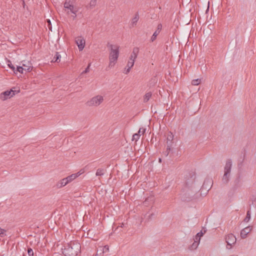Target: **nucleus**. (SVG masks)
Returning a JSON list of instances; mask_svg holds the SVG:
<instances>
[{
	"label": "nucleus",
	"instance_id": "f257e3e1",
	"mask_svg": "<svg viewBox=\"0 0 256 256\" xmlns=\"http://www.w3.org/2000/svg\"><path fill=\"white\" fill-rule=\"evenodd\" d=\"M200 184L196 180V174L194 172L190 171L184 174L182 188L192 190L190 196H192L193 193H196L200 190Z\"/></svg>",
	"mask_w": 256,
	"mask_h": 256
},
{
	"label": "nucleus",
	"instance_id": "f03ea898",
	"mask_svg": "<svg viewBox=\"0 0 256 256\" xmlns=\"http://www.w3.org/2000/svg\"><path fill=\"white\" fill-rule=\"evenodd\" d=\"M64 247L62 252L64 256H76L80 252L81 246L77 242H70Z\"/></svg>",
	"mask_w": 256,
	"mask_h": 256
},
{
	"label": "nucleus",
	"instance_id": "7ed1b4c3",
	"mask_svg": "<svg viewBox=\"0 0 256 256\" xmlns=\"http://www.w3.org/2000/svg\"><path fill=\"white\" fill-rule=\"evenodd\" d=\"M108 46L110 48V54L109 66H113L115 62L117 61L119 55V47L112 44H108Z\"/></svg>",
	"mask_w": 256,
	"mask_h": 256
},
{
	"label": "nucleus",
	"instance_id": "20e7f679",
	"mask_svg": "<svg viewBox=\"0 0 256 256\" xmlns=\"http://www.w3.org/2000/svg\"><path fill=\"white\" fill-rule=\"evenodd\" d=\"M232 166V161L231 159H228L224 168V174L222 178V182L227 184L230 182V172Z\"/></svg>",
	"mask_w": 256,
	"mask_h": 256
},
{
	"label": "nucleus",
	"instance_id": "39448f33",
	"mask_svg": "<svg viewBox=\"0 0 256 256\" xmlns=\"http://www.w3.org/2000/svg\"><path fill=\"white\" fill-rule=\"evenodd\" d=\"M192 190H188L186 188H182L180 191V198L182 201L184 202H190L196 198L195 196L196 193H193L192 196H190Z\"/></svg>",
	"mask_w": 256,
	"mask_h": 256
},
{
	"label": "nucleus",
	"instance_id": "423d86ee",
	"mask_svg": "<svg viewBox=\"0 0 256 256\" xmlns=\"http://www.w3.org/2000/svg\"><path fill=\"white\" fill-rule=\"evenodd\" d=\"M242 185V174L238 172L236 177L233 181L232 190L234 192L241 188Z\"/></svg>",
	"mask_w": 256,
	"mask_h": 256
},
{
	"label": "nucleus",
	"instance_id": "0eeeda50",
	"mask_svg": "<svg viewBox=\"0 0 256 256\" xmlns=\"http://www.w3.org/2000/svg\"><path fill=\"white\" fill-rule=\"evenodd\" d=\"M43 230L44 229L42 228V226L40 227L38 225L36 224V223L33 224V233L36 234V235L34 236L35 238L34 241L37 242L38 244L40 242V238L41 236L40 232H42Z\"/></svg>",
	"mask_w": 256,
	"mask_h": 256
},
{
	"label": "nucleus",
	"instance_id": "6e6552de",
	"mask_svg": "<svg viewBox=\"0 0 256 256\" xmlns=\"http://www.w3.org/2000/svg\"><path fill=\"white\" fill-rule=\"evenodd\" d=\"M64 6L66 9L70 10L73 14H76L78 11V8L74 6L70 0H66L64 4Z\"/></svg>",
	"mask_w": 256,
	"mask_h": 256
},
{
	"label": "nucleus",
	"instance_id": "1a4fd4ad",
	"mask_svg": "<svg viewBox=\"0 0 256 256\" xmlns=\"http://www.w3.org/2000/svg\"><path fill=\"white\" fill-rule=\"evenodd\" d=\"M16 94V90H14L12 89L10 90H6L0 94V99L3 101L6 100L14 96Z\"/></svg>",
	"mask_w": 256,
	"mask_h": 256
},
{
	"label": "nucleus",
	"instance_id": "9d476101",
	"mask_svg": "<svg viewBox=\"0 0 256 256\" xmlns=\"http://www.w3.org/2000/svg\"><path fill=\"white\" fill-rule=\"evenodd\" d=\"M103 97L102 96H98L92 98L88 102V105L90 106L99 105L103 101Z\"/></svg>",
	"mask_w": 256,
	"mask_h": 256
},
{
	"label": "nucleus",
	"instance_id": "9b49d317",
	"mask_svg": "<svg viewBox=\"0 0 256 256\" xmlns=\"http://www.w3.org/2000/svg\"><path fill=\"white\" fill-rule=\"evenodd\" d=\"M212 180L211 179L205 180L203 182L202 186H200V190H201L202 192L203 190H205L206 194L208 192L212 186Z\"/></svg>",
	"mask_w": 256,
	"mask_h": 256
},
{
	"label": "nucleus",
	"instance_id": "f8f14e48",
	"mask_svg": "<svg viewBox=\"0 0 256 256\" xmlns=\"http://www.w3.org/2000/svg\"><path fill=\"white\" fill-rule=\"evenodd\" d=\"M226 240L227 243V248L229 249L232 248V244H234L236 241V238L232 234H228L226 236Z\"/></svg>",
	"mask_w": 256,
	"mask_h": 256
},
{
	"label": "nucleus",
	"instance_id": "ddd939ff",
	"mask_svg": "<svg viewBox=\"0 0 256 256\" xmlns=\"http://www.w3.org/2000/svg\"><path fill=\"white\" fill-rule=\"evenodd\" d=\"M158 212H156V210L154 212L153 208H151L149 211L144 215V218L146 221L149 222L156 218Z\"/></svg>",
	"mask_w": 256,
	"mask_h": 256
},
{
	"label": "nucleus",
	"instance_id": "4468645a",
	"mask_svg": "<svg viewBox=\"0 0 256 256\" xmlns=\"http://www.w3.org/2000/svg\"><path fill=\"white\" fill-rule=\"evenodd\" d=\"M173 140L174 135L172 132H168L166 138V146L168 147V150H172L173 148Z\"/></svg>",
	"mask_w": 256,
	"mask_h": 256
},
{
	"label": "nucleus",
	"instance_id": "2eb2a0df",
	"mask_svg": "<svg viewBox=\"0 0 256 256\" xmlns=\"http://www.w3.org/2000/svg\"><path fill=\"white\" fill-rule=\"evenodd\" d=\"M252 226H248L243 228L240 232V237L242 238H246L248 234L252 230Z\"/></svg>",
	"mask_w": 256,
	"mask_h": 256
},
{
	"label": "nucleus",
	"instance_id": "dca6fc26",
	"mask_svg": "<svg viewBox=\"0 0 256 256\" xmlns=\"http://www.w3.org/2000/svg\"><path fill=\"white\" fill-rule=\"evenodd\" d=\"M76 42L78 45L79 50H82L85 46V40L81 36L78 37L76 40Z\"/></svg>",
	"mask_w": 256,
	"mask_h": 256
},
{
	"label": "nucleus",
	"instance_id": "f3484780",
	"mask_svg": "<svg viewBox=\"0 0 256 256\" xmlns=\"http://www.w3.org/2000/svg\"><path fill=\"white\" fill-rule=\"evenodd\" d=\"M162 28V24H159L157 26L156 30L153 34L152 36L151 37L150 40L151 42H154L158 36V35L160 34Z\"/></svg>",
	"mask_w": 256,
	"mask_h": 256
},
{
	"label": "nucleus",
	"instance_id": "a211bd4d",
	"mask_svg": "<svg viewBox=\"0 0 256 256\" xmlns=\"http://www.w3.org/2000/svg\"><path fill=\"white\" fill-rule=\"evenodd\" d=\"M61 58L62 56L60 53L58 52H56L55 54L54 55L52 59L51 60V62L59 63L60 62Z\"/></svg>",
	"mask_w": 256,
	"mask_h": 256
},
{
	"label": "nucleus",
	"instance_id": "6ab92c4d",
	"mask_svg": "<svg viewBox=\"0 0 256 256\" xmlns=\"http://www.w3.org/2000/svg\"><path fill=\"white\" fill-rule=\"evenodd\" d=\"M81 174H82V173H80V172H79L77 173L73 174L67 176L66 178V180H68V182L69 183V182H71L72 180H74L77 177L80 176Z\"/></svg>",
	"mask_w": 256,
	"mask_h": 256
},
{
	"label": "nucleus",
	"instance_id": "aec40b11",
	"mask_svg": "<svg viewBox=\"0 0 256 256\" xmlns=\"http://www.w3.org/2000/svg\"><path fill=\"white\" fill-rule=\"evenodd\" d=\"M245 156H243L242 160H240L238 164V172H240L242 174L243 171V163L244 160Z\"/></svg>",
	"mask_w": 256,
	"mask_h": 256
},
{
	"label": "nucleus",
	"instance_id": "412c9836",
	"mask_svg": "<svg viewBox=\"0 0 256 256\" xmlns=\"http://www.w3.org/2000/svg\"><path fill=\"white\" fill-rule=\"evenodd\" d=\"M139 19V15L138 12L136 13L132 19L130 25L134 27L136 25L137 22Z\"/></svg>",
	"mask_w": 256,
	"mask_h": 256
},
{
	"label": "nucleus",
	"instance_id": "4be33fe9",
	"mask_svg": "<svg viewBox=\"0 0 256 256\" xmlns=\"http://www.w3.org/2000/svg\"><path fill=\"white\" fill-rule=\"evenodd\" d=\"M68 184V180H66V178H64L62 179L60 182H59L57 184L56 186L58 188H61L62 186H65L66 184Z\"/></svg>",
	"mask_w": 256,
	"mask_h": 256
},
{
	"label": "nucleus",
	"instance_id": "5701e85b",
	"mask_svg": "<svg viewBox=\"0 0 256 256\" xmlns=\"http://www.w3.org/2000/svg\"><path fill=\"white\" fill-rule=\"evenodd\" d=\"M139 52V48L138 47H134L133 48L132 52L130 55V56H132V59L134 60V62H135L136 58H137L138 54Z\"/></svg>",
	"mask_w": 256,
	"mask_h": 256
},
{
	"label": "nucleus",
	"instance_id": "b1692460",
	"mask_svg": "<svg viewBox=\"0 0 256 256\" xmlns=\"http://www.w3.org/2000/svg\"><path fill=\"white\" fill-rule=\"evenodd\" d=\"M106 172V168H98L96 172V176H102Z\"/></svg>",
	"mask_w": 256,
	"mask_h": 256
},
{
	"label": "nucleus",
	"instance_id": "393cba45",
	"mask_svg": "<svg viewBox=\"0 0 256 256\" xmlns=\"http://www.w3.org/2000/svg\"><path fill=\"white\" fill-rule=\"evenodd\" d=\"M130 60H132L131 65L129 66V68L128 67L127 68H125V72H124V73L126 74H128L130 72L131 68L133 66L134 64V60L132 59V56H130Z\"/></svg>",
	"mask_w": 256,
	"mask_h": 256
},
{
	"label": "nucleus",
	"instance_id": "a878e982",
	"mask_svg": "<svg viewBox=\"0 0 256 256\" xmlns=\"http://www.w3.org/2000/svg\"><path fill=\"white\" fill-rule=\"evenodd\" d=\"M142 128H140L139 129V130L138 133L134 134H133L132 138V140H135L136 141H137L140 138V130H142Z\"/></svg>",
	"mask_w": 256,
	"mask_h": 256
},
{
	"label": "nucleus",
	"instance_id": "bb28decb",
	"mask_svg": "<svg viewBox=\"0 0 256 256\" xmlns=\"http://www.w3.org/2000/svg\"><path fill=\"white\" fill-rule=\"evenodd\" d=\"M28 68H24L23 66H17L16 68V74L18 72H19L20 73L22 74L24 73V70H28Z\"/></svg>",
	"mask_w": 256,
	"mask_h": 256
},
{
	"label": "nucleus",
	"instance_id": "cd10ccee",
	"mask_svg": "<svg viewBox=\"0 0 256 256\" xmlns=\"http://www.w3.org/2000/svg\"><path fill=\"white\" fill-rule=\"evenodd\" d=\"M250 210H249L246 212V214L245 218L244 220V222H248L250 219Z\"/></svg>",
	"mask_w": 256,
	"mask_h": 256
},
{
	"label": "nucleus",
	"instance_id": "c85d7f7f",
	"mask_svg": "<svg viewBox=\"0 0 256 256\" xmlns=\"http://www.w3.org/2000/svg\"><path fill=\"white\" fill-rule=\"evenodd\" d=\"M206 230L203 228L200 232L196 234V237H198V238H201L204 234L206 232Z\"/></svg>",
	"mask_w": 256,
	"mask_h": 256
},
{
	"label": "nucleus",
	"instance_id": "c756f323",
	"mask_svg": "<svg viewBox=\"0 0 256 256\" xmlns=\"http://www.w3.org/2000/svg\"><path fill=\"white\" fill-rule=\"evenodd\" d=\"M151 96H152L151 92H148V93L146 94L144 96V102H148Z\"/></svg>",
	"mask_w": 256,
	"mask_h": 256
},
{
	"label": "nucleus",
	"instance_id": "7c9ffc66",
	"mask_svg": "<svg viewBox=\"0 0 256 256\" xmlns=\"http://www.w3.org/2000/svg\"><path fill=\"white\" fill-rule=\"evenodd\" d=\"M198 244L199 243H198L197 241H194L192 244L190 246L189 248L191 250H195L198 248Z\"/></svg>",
	"mask_w": 256,
	"mask_h": 256
},
{
	"label": "nucleus",
	"instance_id": "2f4dec72",
	"mask_svg": "<svg viewBox=\"0 0 256 256\" xmlns=\"http://www.w3.org/2000/svg\"><path fill=\"white\" fill-rule=\"evenodd\" d=\"M201 82V79L197 78L193 80L192 81V84L193 86H198Z\"/></svg>",
	"mask_w": 256,
	"mask_h": 256
},
{
	"label": "nucleus",
	"instance_id": "473e14b6",
	"mask_svg": "<svg viewBox=\"0 0 256 256\" xmlns=\"http://www.w3.org/2000/svg\"><path fill=\"white\" fill-rule=\"evenodd\" d=\"M97 0H91L89 4V7L90 8H93L96 4Z\"/></svg>",
	"mask_w": 256,
	"mask_h": 256
},
{
	"label": "nucleus",
	"instance_id": "72a5a7b5",
	"mask_svg": "<svg viewBox=\"0 0 256 256\" xmlns=\"http://www.w3.org/2000/svg\"><path fill=\"white\" fill-rule=\"evenodd\" d=\"M6 231L4 229H2L0 228V236L3 237L6 236Z\"/></svg>",
	"mask_w": 256,
	"mask_h": 256
},
{
	"label": "nucleus",
	"instance_id": "f704fd0d",
	"mask_svg": "<svg viewBox=\"0 0 256 256\" xmlns=\"http://www.w3.org/2000/svg\"><path fill=\"white\" fill-rule=\"evenodd\" d=\"M23 68H28V70H24L25 72H30L32 70V67L30 66H26L25 64H23Z\"/></svg>",
	"mask_w": 256,
	"mask_h": 256
},
{
	"label": "nucleus",
	"instance_id": "c9c22d12",
	"mask_svg": "<svg viewBox=\"0 0 256 256\" xmlns=\"http://www.w3.org/2000/svg\"><path fill=\"white\" fill-rule=\"evenodd\" d=\"M8 67L11 68L14 72H16V68L11 63L8 64Z\"/></svg>",
	"mask_w": 256,
	"mask_h": 256
},
{
	"label": "nucleus",
	"instance_id": "e433bc0d",
	"mask_svg": "<svg viewBox=\"0 0 256 256\" xmlns=\"http://www.w3.org/2000/svg\"><path fill=\"white\" fill-rule=\"evenodd\" d=\"M46 22H48V27L49 28V29L52 30V24H51V22H50V20L49 19H47L46 20Z\"/></svg>",
	"mask_w": 256,
	"mask_h": 256
},
{
	"label": "nucleus",
	"instance_id": "4c0bfd02",
	"mask_svg": "<svg viewBox=\"0 0 256 256\" xmlns=\"http://www.w3.org/2000/svg\"><path fill=\"white\" fill-rule=\"evenodd\" d=\"M34 48L36 49V50L38 51V53H39V52H40L39 50V48H40V43L38 42V44H34Z\"/></svg>",
	"mask_w": 256,
	"mask_h": 256
},
{
	"label": "nucleus",
	"instance_id": "58836bf2",
	"mask_svg": "<svg viewBox=\"0 0 256 256\" xmlns=\"http://www.w3.org/2000/svg\"><path fill=\"white\" fill-rule=\"evenodd\" d=\"M90 64L85 68L84 70L83 71L82 74H86L90 71Z\"/></svg>",
	"mask_w": 256,
	"mask_h": 256
},
{
	"label": "nucleus",
	"instance_id": "ea45409f",
	"mask_svg": "<svg viewBox=\"0 0 256 256\" xmlns=\"http://www.w3.org/2000/svg\"><path fill=\"white\" fill-rule=\"evenodd\" d=\"M170 150H168V147L166 146V150L165 152H164V154L166 156H167L168 155V154H169V153H170Z\"/></svg>",
	"mask_w": 256,
	"mask_h": 256
},
{
	"label": "nucleus",
	"instance_id": "a19ab883",
	"mask_svg": "<svg viewBox=\"0 0 256 256\" xmlns=\"http://www.w3.org/2000/svg\"><path fill=\"white\" fill-rule=\"evenodd\" d=\"M200 238H198V237H196V236H195V238H194V241H197V242H198V243H200Z\"/></svg>",
	"mask_w": 256,
	"mask_h": 256
},
{
	"label": "nucleus",
	"instance_id": "79ce46f5",
	"mask_svg": "<svg viewBox=\"0 0 256 256\" xmlns=\"http://www.w3.org/2000/svg\"><path fill=\"white\" fill-rule=\"evenodd\" d=\"M32 252V249L31 248H28V254L30 256L31 255H32V254H31V252Z\"/></svg>",
	"mask_w": 256,
	"mask_h": 256
},
{
	"label": "nucleus",
	"instance_id": "37998d69",
	"mask_svg": "<svg viewBox=\"0 0 256 256\" xmlns=\"http://www.w3.org/2000/svg\"><path fill=\"white\" fill-rule=\"evenodd\" d=\"M252 204H253L254 202L256 201V197L254 196H253L252 198Z\"/></svg>",
	"mask_w": 256,
	"mask_h": 256
},
{
	"label": "nucleus",
	"instance_id": "c03bdc74",
	"mask_svg": "<svg viewBox=\"0 0 256 256\" xmlns=\"http://www.w3.org/2000/svg\"><path fill=\"white\" fill-rule=\"evenodd\" d=\"M132 60H130L128 62V63L127 64L126 67H128L131 65Z\"/></svg>",
	"mask_w": 256,
	"mask_h": 256
},
{
	"label": "nucleus",
	"instance_id": "a18cd8bd",
	"mask_svg": "<svg viewBox=\"0 0 256 256\" xmlns=\"http://www.w3.org/2000/svg\"><path fill=\"white\" fill-rule=\"evenodd\" d=\"M142 128V131L140 130V132H142V134H144V132H145L146 129V128Z\"/></svg>",
	"mask_w": 256,
	"mask_h": 256
},
{
	"label": "nucleus",
	"instance_id": "49530a36",
	"mask_svg": "<svg viewBox=\"0 0 256 256\" xmlns=\"http://www.w3.org/2000/svg\"><path fill=\"white\" fill-rule=\"evenodd\" d=\"M72 17L73 19L74 20L76 16V14H74V15H72Z\"/></svg>",
	"mask_w": 256,
	"mask_h": 256
},
{
	"label": "nucleus",
	"instance_id": "de8ad7c7",
	"mask_svg": "<svg viewBox=\"0 0 256 256\" xmlns=\"http://www.w3.org/2000/svg\"><path fill=\"white\" fill-rule=\"evenodd\" d=\"M162 162V158H158V162Z\"/></svg>",
	"mask_w": 256,
	"mask_h": 256
},
{
	"label": "nucleus",
	"instance_id": "09e8293b",
	"mask_svg": "<svg viewBox=\"0 0 256 256\" xmlns=\"http://www.w3.org/2000/svg\"><path fill=\"white\" fill-rule=\"evenodd\" d=\"M44 238V234H42V238Z\"/></svg>",
	"mask_w": 256,
	"mask_h": 256
},
{
	"label": "nucleus",
	"instance_id": "8fccbe9b",
	"mask_svg": "<svg viewBox=\"0 0 256 256\" xmlns=\"http://www.w3.org/2000/svg\"><path fill=\"white\" fill-rule=\"evenodd\" d=\"M124 225V224H122L121 227H122Z\"/></svg>",
	"mask_w": 256,
	"mask_h": 256
},
{
	"label": "nucleus",
	"instance_id": "3c124183",
	"mask_svg": "<svg viewBox=\"0 0 256 256\" xmlns=\"http://www.w3.org/2000/svg\"><path fill=\"white\" fill-rule=\"evenodd\" d=\"M230 256H238L236 255H231Z\"/></svg>",
	"mask_w": 256,
	"mask_h": 256
}]
</instances>
